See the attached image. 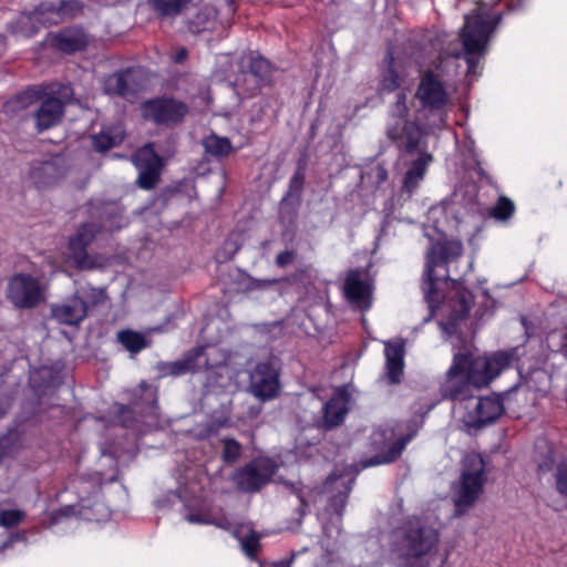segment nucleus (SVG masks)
<instances>
[{"mask_svg":"<svg viewBox=\"0 0 567 567\" xmlns=\"http://www.w3.org/2000/svg\"><path fill=\"white\" fill-rule=\"evenodd\" d=\"M27 540V534L25 532H17L12 533L6 540L2 542L0 545V550H3L8 547H10L16 542H25Z\"/></svg>","mask_w":567,"mask_h":567,"instance_id":"nucleus-58","label":"nucleus"},{"mask_svg":"<svg viewBox=\"0 0 567 567\" xmlns=\"http://www.w3.org/2000/svg\"><path fill=\"white\" fill-rule=\"evenodd\" d=\"M296 255L295 250H284L276 256L275 262L279 268H285L293 262Z\"/></svg>","mask_w":567,"mask_h":567,"instance_id":"nucleus-56","label":"nucleus"},{"mask_svg":"<svg viewBox=\"0 0 567 567\" xmlns=\"http://www.w3.org/2000/svg\"><path fill=\"white\" fill-rule=\"evenodd\" d=\"M184 185H186V183L179 182L177 184L164 187L161 190L159 195L157 196V199L161 200L163 204H166L173 197L182 194Z\"/></svg>","mask_w":567,"mask_h":567,"instance_id":"nucleus-54","label":"nucleus"},{"mask_svg":"<svg viewBox=\"0 0 567 567\" xmlns=\"http://www.w3.org/2000/svg\"><path fill=\"white\" fill-rule=\"evenodd\" d=\"M486 482L485 461L478 453L472 452L462 461L461 476L453 486L454 515H464L478 499Z\"/></svg>","mask_w":567,"mask_h":567,"instance_id":"nucleus-6","label":"nucleus"},{"mask_svg":"<svg viewBox=\"0 0 567 567\" xmlns=\"http://www.w3.org/2000/svg\"><path fill=\"white\" fill-rule=\"evenodd\" d=\"M215 13L212 9L204 8L199 10L189 21L188 30L194 34L212 30L215 25Z\"/></svg>","mask_w":567,"mask_h":567,"instance_id":"nucleus-37","label":"nucleus"},{"mask_svg":"<svg viewBox=\"0 0 567 567\" xmlns=\"http://www.w3.org/2000/svg\"><path fill=\"white\" fill-rule=\"evenodd\" d=\"M202 144L205 154L216 158L219 162L226 159L234 152L230 140L228 137L219 136L215 133L206 136Z\"/></svg>","mask_w":567,"mask_h":567,"instance_id":"nucleus-32","label":"nucleus"},{"mask_svg":"<svg viewBox=\"0 0 567 567\" xmlns=\"http://www.w3.org/2000/svg\"><path fill=\"white\" fill-rule=\"evenodd\" d=\"M42 97V90L28 87L3 103V113L11 120L22 122L32 118V109Z\"/></svg>","mask_w":567,"mask_h":567,"instance_id":"nucleus-18","label":"nucleus"},{"mask_svg":"<svg viewBox=\"0 0 567 567\" xmlns=\"http://www.w3.org/2000/svg\"><path fill=\"white\" fill-rule=\"evenodd\" d=\"M385 135L399 151L400 157H416L408 164L402 192L411 195L424 179L433 155L427 151L426 132L415 121L396 120L385 128Z\"/></svg>","mask_w":567,"mask_h":567,"instance_id":"nucleus-2","label":"nucleus"},{"mask_svg":"<svg viewBox=\"0 0 567 567\" xmlns=\"http://www.w3.org/2000/svg\"><path fill=\"white\" fill-rule=\"evenodd\" d=\"M138 416H155L158 409L156 388L142 381L136 390H134L131 401Z\"/></svg>","mask_w":567,"mask_h":567,"instance_id":"nucleus-26","label":"nucleus"},{"mask_svg":"<svg viewBox=\"0 0 567 567\" xmlns=\"http://www.w3.org/2000/svg\"><path fill=\"white\" fill-rule=\"evenodd\" d=\"M509 390H505L504 392H498V419L506 413V409L504 406V398Z\"/></svg>","mask_w":567,"mask_h":567,"instance_id":"nucleus-63","label":"nucleus"},{"mask_svg":"<svg viewBox=\"0 0 567 567\" xmlns=\"http://www.w3.org/2000/svg\"><path fill=\"white\" fill-rule=\"evenodd\" d=\"M280 364L276 358L256 364L249 375L250 392L261 401L276 398L280 390Z\"/></svg>","mask_w":567,"mask_h":567,"instance_id":"nucleus-12","label":"nucleus"},{"mask_svg":"<svg viewBox=\"0 0 567 567\" xmlns=\"http://www.w3.org/2000/svg\"><path fill=\"white\" fill-rule=\"evenodd\" d=\"M440 534L421 517H409L391 533L390 549L404 567H429Z\"/></svg>","mask_w":567,"mask_h":567,"instance_id":"nucleus-3","label":"nucleus"},{"mask_svg":"<svg viewBox=\"0 0 567 567\" xmlns=\"http://www.w3.org/2000/svg\"><path fill=\"white\" fill-rule=\"evenodd\" d=\"M51 316L59 323L79 326L87 317V302L79 295L51 306Z\"/></svg>","mask_w":567,"mask_h":567,"instance_id":"nucleus-21","label":"nucleus"},{"mask_svg":"<svg viewBox=\"0 0 567 567\" xmlns=\"http://www.w3.org/2000/svg\"><path fill=\"white\" fill-rule=\"evenodd\" d=\"M385 379L389 384H399L403 378L405 342L403 339L385 342Z\"/></svg>","mask_w":567,"mask_h":567,"instance_id":"nucleus-23","label":"nucleus"},{"mask_svg":"<svg viewBox=\"0 0 567 567\" xmlns=\"http://www.w3.org/2000/svg\"><path fill=\"white\" fill-rule=\"evenodd\" d=\"M413 434L409 433L394 440V431L390 427H380L371 435V446L375 455L360 461V467L367 468L381 464L395 462L402 454L406 444L412 440Z\"/></svg>","mask_w":567,"mask_h":567,"instance_id":"nucleus-8","label":"nucleus"},{"mask_svg":"<svg viewBox=\"0 0 567 567\" xmlns=\"http://www.w3.org/2000/svg\"><path fill=\"white\" fill-rule=\"evenodd\" d=\"M519 382L509 390H516L520 383H524L529 391L535 392L540 398H547L551 391L553 374L544 367L530 365L526 373L520 367H517Z\"/></svg>","mask_w":567,"mask_h":567,"instance_id":"nucleus-22","label":"nucleus"},{"mask_svg":"<svg viewBox=\"0 0 567 567\" xmlns=\"http://www.w3.org/2000/svg\"><path fill=\"white\" fill-rule=\"evenodd\" d=\"M403 76L400 72V65L395 62L393 52L388 50L379 70V93H392L400 89Z\"/></svg>","mask_w":567,"mask_h":567,"instance_id":"nucleus-24","label":"nucleus"},{"mask_svg":"<svg viewBox=\"0 0 567 567\" xmlns=\"http://www.w3.org/2000/svg\"><path fill=\"white\" fill-rule=\"evenodd\" d=\"M228 423L227 419L224 420H213L210 421L205 429L206 436H215L217 435L220 427L225 426Z\"/></svg>","mask_w":567,"mask_h":567,"instance_id":"nucleus-57","label":"nucleus"},{"mask_svg":"<svg viewBox=\"0 0 567 567\" xmlns=\"http://www.w3.org/2000/svg\"><path fill=\"white\" fill-rule=\"evenodd\" d=\"M519 358L516 353V349L511 350H498V375L506 369H508L514 362H518Z\"/></svg>","mask_w":567,"mask_h":567,"instance_id":"nucleus-53","label":"nucleus"},{"mask_svg":"<svg viewBox=\"0 0 567 567\" xmlns=\"http://www.w3.org/2000/svg\"><path fill=\"white\" fill-rule=\"evenodd\" d=\"M245 278L240 282L241 291L245 293L254 290H266L275 285L287 281L286 278L257 279L248 274H244Z\"/></svg>","mask_w":567,"mask_h":567,"instance_id":"nucleus-39","label":"nucleus"},{"mask_svg":"<svg viewBox=\"0 0 567 567\" xmlns=\"http://www.w3.org/2000/svg\"><path fill=\"white\" fill-rule=\"evenodd\" d=\"M91 214L97 218V223L82 224L69 241L70 257L81 270H91L97 266L96 258L86 250L95 235L101 230H118L123 226L121 209L114 203L99 204L92 208Z\"/></svg>","mask_w":567,"mask_h":567,"instance_id":"nucleus-5","label":"nucleus"},{"mask_svg":"<svg viewBox=\"0 0 567 567\" xmlns=\"http://www.w3.org/2000/svg\"><path fill=\"white\" fill-rule=\"evenodd\" d=\"M115 408L117 419L120 420L122 426L131 429L136 424L138 413L135 411L132 403H130V405L116 404Z\"/></svg>","mask_w":567,"mask_h":567,"instance_id":"nucleus-43","label":"nucleus"},{"mask_svg":"<svg viewBox=\"0 0 567 567\" xmlns=\"http://www.w3.org/2000/svg\"><path fill=\"white\" fill-rule=\"evenodd\" d=\"M203 355V348L193 349L183 359L168 363L166 367L167 373L178 377L189 372H195L199 369L198 361Z\"/></svg>","mask_w":567,"mask_h":567,"instance_id":"nucleus-33","label":"nucleus"},{"mask_svg":"<svg viewBox=\"0 0 567 567\" xmlns=\"http://www.w3.org/2000/svg\"><path fill=\"white\" fill-rule=\"evenodd\" d=\"M493 396L478 398L473 411L467 412L463 417L466 432L476 435L477 432L496 422V394Z\"/></svg>","mask_w":567,"mask_h":567,"instance_id":"nucleus-16","label":"nucleus"},{"mask_svg":"<svg viewBox=\"0 0 567 567\" xmlns=\"http://www.w3.org/2000/svg\"><path fill=\"white\" fill-rule=\"evenodd\" d=\"M44 96L49 100H58L64 109L73 99V89L70 84H56L52 86L50 93H44Z\"/></svg>","mask_w":567,"mask_h":567,"instance_id":"nucleus-42","label":"nucleus"},{"mask_svg":"<svg viewBox=\"0 0 567 567\" xmlns=\"http://www.w3.org/2000/svg\"><path fill=\"white\" fill-rule=\"evenodd\" d=\"M496 28V14L480 12L474 18L466 17L461 30V41L468 70H474L478 56L484 54L491 33Z\"/></svg>","mask_w":567,"mask_h":567,"instance_id":"nucleus-7","label":"nucleus"},{"mask_svg":"<svg viewBox=\"0 0 567 567\" xmlns=\"http://www.w3.org/2000/svg\"><path fill=\"white\" fill-rule=\"evenodd\" d=\"M188 105L172 96H158L143 102V117L156 125L173 126L187 115Z\"/></svg>","mask_w":567,"mask_h":567,"instance_id":"nucleus-10","label":"nucleus"},{"mask_svg":"<svg viewBox=\"0 0 567 567\" xmlns=\"http://www.w3.org/2000/svg\"><path fill=\"white\" fill-rule=\"evenodd\" d=\"M194 0H147L148 7L159 19L176 18L188 9Z\"/></svg>","mask_w":567,"mask_h":567,"instance_id":"nucleus-30","label":"nucleus"},{"mask_svg":"<svg viewBox=\"0 0 567 567\" xmlns=\"http://www.w3.org/2000/svg\"><path fill=\"white\" fill-rule=\"evenodd\" d=\"M24 518V513L19 509H7L0 513V525L11 528L19 525Z\"/></svg>","mask_w":567,"mask_h":567,"instance_id":"nucleus-51","label":"nucleus"},{"mask_svg":"<svg viewBox=\"0 0 567 567\" xmlns=\"http://www.w3.org/2000/svg\"><path fill=\"white\" fill-rule=\"evenodd\" d=\"M291 560H279L271 563L269 565H266L265 563H260V567H290Z\"/></svg>","mask_w":567,"mask_h":567,"instance_id":"nucleus-64","label":"nucleus"},{"mask_svg":"<svg viewBox=\"0 0 567 567\" xmlns=\"http://www.w3.org/2000/svg\"><path fill=\"white\" fill-rule=\"evenodd\" d=\"M463 167L468 173L470 178H472L475 183L478 184L477 192H476V203L481 206L483 205L482 202V194L481 190L484 185H492L491 176L486 174L485 169L482 166V163L477 158L474 152H470V155L465 157L463 162Z\"/></svg>","mask_w":567,"mask_h":567,"instance_id":"nucleus-29","label":"nucleus"},{"mask_svg":"<svg viewBox=\"0 0 567 567\" xmlns=\"http://www.w3.org/2000/svg\"><path fill=\"white\" fill-rule=\"evenodd\" d=\"M351 483L352 481L348 482L343 485V489L339 491L336 495H333L329 499V508L339 517L342 518L343 512L346 509V505L348 502V497L351 491Z\"/></svg>","mask_w":567,"mask_h":567,"instance_id":"nucleus-40","label":"nucleus"},{"mask_svg":"<svg viewBox=\"0 0 567 567\" xmlns=\"http://www.w3.org/2000/svg\"><path fill=\"white\" fill-rule=\"evenodd\" d=\"M372 174L378 184H382L388 179V171L382 165H377L372 169Z\"/></svg>","mask_w":567,"mask_h":567,"instance_id":"nucleus-59","label":"nucleus"},{"mask_svg":"<svg viewBox=\"0 0 567 567\" xmlns=\"http://www.w3.org/2000/svg\"><path fill=\"white\" fill-rule=\"evenodd\" d=\"M223 460L227 464L235 463L241 454V445L235 439H224L223 441Z\"/></svg>","mask_w":567,"mask_h":567,"instance_id":"nucleus-45","label":"nucleus"},{"mask_svg":"<svg viewBox=\"0 0 567 567\" xmlns=\"http://www.w3.org/2000/svg\"><path fill=\"white\" fill-rule=\"evenodd\" d=\"M32 19L44 27H50L60 23L62 20L53 2H42L34 10Z\"/></svg>","mask_w":567,"mask_h":567,"instance_id":"nucleus-38","label":"nucleus"},{"mask_svg":"<svg viewBox=\"0 0 567 567\" xmlns=\"http://www.w3.org/2000/svg\"><path fill=\"white\" fill-rule=\"evenodd\" d=\"M64 116V109L62 103L58 100H49L44 96L42 91V97L37 105L32 109V118L35 124L38 133L48 131L62 122Z\"/></svg>","mask_w":567,"mask_h":567,"instance_id":"nucleus-20","label":"nucleus"},{"mask_svg":"<svg viewBox=\"0 0 567 567\" xmlns=\"http://www.w3.org/2000/svg\"><path fill=\"white\" fill-rule=\"evenodd\" d=\"M322 412L323 415L319 427L330 431L343 423L348 413L347 401L341 396H333L326 402Z\"/></svg>","mask_w":567,"mask_h":567,"instance_id":"nucleus-28","label":"nucleus"},{"mask_svg":"<svg viewBox=\"0 0 567 567\" xmlns=\"http://www.w3.org/2000/svg\"><path fill=\"white\" fill-rule=\"evenodd\" d=\"M502 2H504L505 8L509 12L520 9L523 6V0H498V6Z\"/></svg>","mask_w":567,"mask_h":567,"instance_id":"nucleus-62","label":"nucleus"},{"mask_svg":"<svg viewBox=\"0 0 567 567\" xmlns=\"http://www.w3.org/2000/svg\"><path fill=\"white\" fill-rule=\"evenodd\" d=\"M187 520L189 523H196V524H214L220 528H224V529H229L231 524L229 523V520L225 517V516H221V517H218V518H215V519H209L207 518L206 516L202 515V514H196V513H190L186 516Z\"/></svg>","mask_w":567,"mask_h":567,"instance_id":"nucleus-50","label":"nucleus"},{"mask_svg":"<svg viewBox=\"0 0 567 567\" xmlns=\"http://www.w3.org/2000/svg\"><path fill=\"white\" fill-rule=\"evenodd\" d=\"M272 74V68L270 62L261 55H251L247 65V70L244 71L245 81L250 79L251 85L248 87L250 95L257 94L262 85L270 82Z\"/></svg>","mask_w":567,"mask_h":567,"instance_id":"nucleus-25","label":"nucleus"},{"mask_svg":"<svg viewBox=\"0 0 567 567\" xmlns=\"http://www.w3.org/2000/svg\"><path fill=\"white\" fill-rule=\"evenodd\" d=\"M555 488L558 494L567 497V456L557 464Z\"/></svg>","mask_w":567,"mask_h":567,"instance_id":"nucleus-48","label":"nucleus"},{"mask_svg":"<svg viewBox=\"0 0 567 567\" xmlns=\"http://www.w3.org/2000/svg\"><path fill=\"white\" fill-rule=\"evenodd\" d=\"M277 470L271 458H254L235 472L233 482L239 492L257 493L271 482Z\"/></svg>","mask_w":567,"mask_h":567,"instance_id":"nucleus-9","label":"nucleus"},{"mask_svg":"<svg viewBox=\"0 0 567 567\" xmlns=\"http://www.w3.org/2000/svg\"><path fill=\"white\" fill-rule=\"evenodd\" d=\"M135 164L140 169L137 185L146 190L155 188L161 181L165 159L156 152L154 143H147L136 152Z\"/></svg>","mask_w":567,"mask_h":567,"instance_id":"nucleus-13","label":"nucleus"},{"mask_svg":"<svg viewBox=\"0 0 567 567\" xmlns=\"http://www.w3.org/2000/svg\"><path fill=\"white\" fill-rule=\"evenodd\" d=\"M537 473L547 474L551 472L556 466L555 451L553 446L548 445L546 451L540 452L536 458Z\"/></svg>","mask_w":567,"mask_h":567,"instance_id":"nucleus-44","label":"nucleus"},{"mask_svg":"<svg viewBox=\"0 0 567 567\" xmlns=\"http://www.w3.org/2000/svg\"><path fill=\"white\" fill-rule=\"evenodd\" d=\"M7 298L18 309H32L44 300V292L32 275L16 274L9 279Z\"/></svg>","mask_w":567,"mask_h":567,"instance_id":"nucleus-11","label":"nucleus"},{"mask_svg":"<svg viewBox=\"0 0 567 567\" xmlns=\"http://www.w3.org/2000/svg\"><path fill=\"white\" fill-rule=\"evenodd\" d=\"M493 362H496V354L486 358L474 357L470 351L455 353L446 380L441 385L442 396L453 401L471 398L472 388L486 386L496 377Z\"/></svg>","mask_w":567,"mask_h":567,"instance_id":"nucleus-4","label":"nucleus"},{"mask_svg":"<svg viewBox=\"0 0 567 567\" xmlns=\"http://www.w3.org/2000/svg\"><path fill=\"white\" fill-rule=\"evenodd\" d=\"M415 97L421 106L431 113L442 114L449 102V95L440 76L433 71H426L417 85Z\"/></svg>","mask_w":567,"mask_h":567,"instance_id":"nucleus-14","label":"nucleus"},{"mask_svg":"<svg viewBox=\"0 0 567 567\" xmlns=\"http://www.w3.org/2000/svg\"><path fill=\"white\" fill-rule=\"evenodd\" d=\"M520 323L524 328V332L527 336V338H530L535 333V324L533 321H530L526 316H520Z\"/></svg>","mask_w":567,"mask_h":567,"instance_id":"nucleus-60","label":"nucleus"},{"mask_svg":"<svg viewBox=\"0 0 567 567\" xmlns=\"http://www.w3.org/2000/svg\"><path fill=\"white\" fill-rule=\"evenodd\" d=\"M65 174L64 159L53 156L43 161H33L29 168V179L37 188H43L55 184Z\"/></svg>","mask_w":567,"mask_h":567,"instance_id":"nucleus-15","label":"nucleus"},{"mask_svg":"<svg viewBox=\"0 0 567 567\" xmlns=\"http://www.w3.org/2000/svg\"><path fill=\"white\" fill-rule=\"evenodd\" d=\"M83 299L85 302H87L89 311L90 308L103 306L109 298L104 288L91 287L87 291H85V297Z\"/></svg>","mask_w":567,"mask_h":567,"instance_id":"nucleus-47","label":"nucleus"},{"mask_svg":"<svg viewBox=\"0 0 567 567\" xmlns=\"http://www.w3.org/2000/svg\"><path fill=\"white\" fill-rule=\"evenodd\" d=\"M305 179V168L299 165L289 181L288 189L285 195L302 200Z\"/></svg>","mask_w":567,"mask_h":567,"instance_id":"nucleus-41","label":"nucleus"},{"mask_svg":"<svg viewBox=\"0 0 567 567\" xmlns=\"http://www.w3.org/2000/svg\"><path fill=\"white\" fill-rule=\"evenodd\" d=\"M300 206L301 199L285 195L279 203L278 218L280 224L287 228L295 227Z\"/></svg>","mask_w":567,"mask_h":567,"instance_id":"nucleus-35","label":"nucleus"},{"mask_svg":"<svg viewBox=\"0 0 567 567\" xmlns=\"http://www.w3.org/2000/svg\"><path fill=\"white\" fill-rule=\"evenodd\" d=\"M104 91L110 95L128 97L136 93L134 71L130 68L109 75L104 81Z\"/></svg>","mask_w":567,"mask_h":567,"instance_id":"nucleus-27","label":"nucleus"},{"mask_svg":"<svg viewBox=\"0 0 567 567\" xmlns=\"http://www.w3.org/2000/svg\"><path fill=\"white\" fill-rule=\"evenodd\" d=\"M61 20L72 18L82 11V4L78 0H60L56 4Z\"/></svg>","mask_w":567,"mask_h":567,"instance_id":"nucleus-49","label":"nucleus"},{"mask_svg":"<svg viewBox=\"0 0 567 567\" xmlns=\"http://www.w3.org/2000/svg\"><path fill=\"white\" fill-rule=\"evenodd\" d=\"M323 489L320 487H309L303 485L299 491L298 494L295 496L299 501V506L297 507L296 512L298 514L297 524L300 525L302 522V518L309 513L310 511V504L316 503L318 496H321L323 494Z\"/></svg>","mask_w":567,"mask_h":567,"instance_id":"nucleus-36","label":"nucleus"},{"mask_svg":"<svg viewBox=\"0 0 567 567\" xmlns=\"http://www.w3.org/2000/svg\"><path fill=\"white\" fill-rule=\"evenodd\" d=\"M343 290L347 300L353 308L365 311L371 307V287L361 278L359 269L349 270Z\"/></svg>","mask_w":567,"mask_h":567,"instance_id":"nucleus-19","label":"nucleus"},{"mask_svg":"<svg viewBox=\"0 0 567 567\" xmlns=\"http://www.w3.org/2000/svg\"><path fill=\"white\" fill-rule=\"evenodd\" d=\"M281 484L286 487V489L291 494H298V491L303 486L301 482H291L287 480H282Z\"/></svg>","mask_w":567,"mask_h":567,"instance_id":"nucleus-61","label":"nucleus"},{"mask_svg":"<svg viewBox=\"0 0 567 567\" xmlns=\"http://www.w3.org/2000/svg\"><path fill=\"white\" fill-rule=\"evenodd\" d=\"M462 254V241L446 237L432 241L426 251L421 289L430 313L424 321H429L434 309L442 305L446 312L444 328L449 333H456L458 323L467 318L473 305V296L461 282L450 278L447 268L443 275H436L435 270L457 260Z\"/></svg>","mask_w":567,"mask_h":567,"instance_id":"nucleus-1","label":"nucleus"},{"mask_svg":"<svg viewBox=\"0 0 567 567\" xmlns=\"http://www.w3.org/2000/svg\"><path fill=\"white\" fill-rule=\"evenodd\" d=\"M124 136L120 126H107L92 135V146L96 152L103 153L122 144Z\"/></svg>","mask_w":567,"mask_h":567,"instance_id":"nucleus-31","label":"nucleus"},{"mask_svg":"<svg viewBox=\"0 0 567 567\" xmlns=\"http://www.w3.org/2000/svg\"><path fill=\"white\" fill-rule=\"evenodd\" d=\"M515 212V203L505 195H498V223H507Z\"/></svg>","mask_w":567,"mask_h":567,"instance_id":"nucleus-46","label":"nucleus"},{"mask_svg":"<svg viewBox=\"0 0 567 567\" xmlns=\"http://www.w3.org/2000/svg\"><path fill=\"white\" fill-rule=\"evenodd\" d=\"M47 41L50 47L65 54L83 51L89 44L87 34L79 25L65 27L58 32H50Z\"/></svg>","mask_w":567,"mask_h":567,"instance_id":"nucleus-17","label":"nucleus"},{"mask_svg":"<svg viewBox=\"0 0 567 567\" xmlns=\"http://www.w3.org/2000/svg\"><path fill=\"white\" fill-rule=\"evenodd\" d=\"M241 544L246 555L250 558H256L260 549L259 536L256 532L251 530L249 535L243 539Z\"/></svg>","mask_w":567,"mask_h":567,"instance_id":"nucleus-52","label":"nucleus"},{"mask_svg":"<svg viewBox=\"0 0 567 567\" xmlns=\"http://www.w3.org/2000/svg\"><path fill=\"white\" fill-rule=\"evenodd\" d=\"M117 341L132 354H137L151 346V340L142 332L124 329L117 332Z\"/></svg>","mask_w":567,"mask_h":567,"instance_id":"nucleus-34","label":"nucleus"},{"mask_svg":"<svg viewBox=\"0 0 567 567\" xmlns=\"http://www.w3.org/2000/svg\"><path fill=\"white\" fill-rule=\"evenodd\" d=\"M405 101H406L405 93L400 92L396 95V102H395L396 115L393 117V121L391 122V124L395 123L396 120H401V118L404 120V121H409L406 118L408 107H406ZM389 125H390V123L388 124V126Z\"/></svg>","mask_w":567,"mask_h":567,"instance_id":"nucleus-55","label":"nucleus"}]
</instances>
